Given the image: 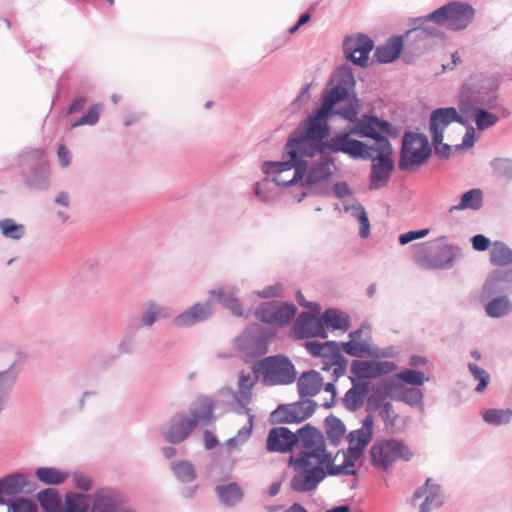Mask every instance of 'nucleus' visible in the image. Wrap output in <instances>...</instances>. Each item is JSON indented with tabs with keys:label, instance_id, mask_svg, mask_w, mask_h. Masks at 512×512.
I'll return each mask as SVG.
<instances>
[{
	"label": "nucleus",
	"instance_id": "nucleus-16",
	"mask_svg": "<svg viewBox=\"0 0 512 512\" xmlns=\"http://www.w3.org/2000/svg\"><path fill=\"white\" fill-rule=\"evenodd\" d=\"M213 313L212 299H208L205 302H196L178 314L174 318L173 324L178 328H189L209 320Z\"/></svg>",
	"mask_w": 512,
	"mask_h": 512
},
{
	"label": "nucleus",
	"instance_id": "nucleus-48",
	"mask_svg": "<svg viewBox=\"0 0 512 512\" xmlns=\"http://www.w3.org/2000/svg\"><path fill=\"white\" fill-rule=\"evenodd\" d=\"M253 430V422L252 417L248 419L247 423L238 430L236 436L229 438L225 445L227 450L230 452L232 450H240V448L244 445L245 442L251 437Z\"/></svg>",
	"mask_w": 512,
	"mask_h": 512
},
{
	"label": "nucleus",
	"instance_id": "nucleus-14",
	"mask_svg": "<svg viewBox=\"0 0 512 512\" xmlns=\"http://www.w3.org/2000/svg\"><path fill=\"white\" fill-rule=\"evenodd\" d=\"M195 428V421L182 410L172 415L166 422L163 436L168 443L177 445L184 442Z\"/></svg>",
	"mask_w": 512,
	"mask_h": 512
},
{
	"label": "nucleus",
	"instance_id": "nucleus-1",
	"mask_svg": "<svg viewBox=\"0 0 512 512\" xmlns=\"http://www.w3.org/2000/svg\"><path fill=\"white\" fill-rule=\"evenodd\" d=\"M350 88H352V67L349 64H343L331 74L322 91L320 108L313 111L290 134L285 145V153L290 159L283 163H267L265 165L268 172L271 171V168H279L281 171L295 166V174L291 180L276 178L275 181L289 183L301 179L307 170V160L304 157L332 156L333 152L352 155V126L348 125L343 134L327 139L330 135L329 116L339 115L352 123V104L342 110H334L336 104L349 96Z\"/></svg>",
	"mask_w": 512,
	"mask_h": 512
},
{
	"label": "nucleus",
	"instance_id": "nucleus-57",
	"mask_svg": "<svg viewBox=\"0 0 512 512\" xmlns=\"http://www.w3.org/2000/svg\"><path fill=\"white\" fill-rule=\"evenodd\" d=\"M7 506L9 512H38L37 505L28 498H17Z\"/></svg>",
	"mask_w": 512,
	"mask_h": 512
},
{
	"label": "nucleus",
	"instance_id": "nucleus-64",
	"mask_svg": "<svg viewBox=\"0 0 512 512\" xmlns=\"http://www.w3.org/2000/svg\"><path fill=\"white\" fill-rule=\"evenodd\" d=\"M428 233H429L428 229H422V230H418V231H409L407 233L400 235L399 242L401 245H405L411 241L425 237L426 235H428Z\"/></svg>",
	"mask_w": 512,
	"mask_h": 512
},
{
	"label": "nucleus",
	"instance_id": "nucleus-20",
	"mask_svg": "<svg viewBox=\"0 0 512 512\" xmlns=\"http://www.w3.org/2000/svg\"><path fill=\"white\" fill-rule=\"evenodd\" d=\"M215 494L222 507L234 508L245 499L243 487L235 481H224L215 486Z\"/></svg>",
	"mask_w": 512,
	"mask_h": 512
},
{
	"label": "nucleus",
	"instance_id": "nucleus-46",
	"mask_svg": "<svg viewBox=\"0 0 512 512\" xmlns=\"http://www.w3.org/2000/svg\"><path fill=\"white\" fill-rule=\"evenodd\" d=\"M325 425L327 438L331 444L338 445L340 440L344 437L346 431L345 425L339 418L333 415H329L325 418Z\"/></svg>",
	"mask_w": 512,
	"mask_h": 512
},
{
	"label": "nucleus",
	"instance_id": "nucleus-31",
	"mask_svg": "<svg viewBox=\"0 0 512 512\" xmlns=\"http://www.w3.org/2000/svg\"><path fill=\"white\" fill-rule=\"evenodd\" d=\"M169 467L175 479L182 484L192 483L197 478L196 467L188 460H172Z\"/></svg>",
	"mask_w": 512,
	"mask_h": 512
},
{
	"label": "nucleus",
	"instance_id": "nucleus-63",
	"mask_svg": "<svg viewBox=\"0 0 512 512\" xmlns=\"http://www.w3.org/2000/svg\"><path fill=\"white\" fill-rule=\"evenodd\" d=\"M472 247L476 251H486L491 249V245L493 242L489 240L486 236L482 234H477L471 239Z\"/></svg>",
	"mask_w": 512,
	"mask_h": 512
},
{
	"label": "nucleus",
	"instance_id": "nucleus-5",
	"mask_svg": "<svg viewBox=\"0 0 512 512\" xmlns=\"http://www.w3.org/2000/svg\"><path fill=\"white\" fill-rule=\"evenodd\" d=\"M256 377H262L266 386L288 385L296 380V370L291 360L284 355L265 357L253 365Z\"/></svg>",
	"mask_w": 512,
	"mask_h": 512
},
{
	"label": "nucleus",
	"instance_id": "nucleus-15",
	"mask_svg": "<svg viewBox=\"0 0 512 512\" xmlns=\"http://www.w3.org/2000/svg\"><path fill=\"white\" fill-rule=\"evenodd\" d=\"M305 348L316 357H323L328 359L324 363V370H329V365L332 364L334 367L333 373L338 377L344 373V369L340 364L342 356L340 354L339 346L334 341L318 342V341H307Z\"/></svg>",
	"mask_w": 512,
	"mask_h": 512
},
{
	"label": "nucleus",
	"instance_id": "nucleus-60",
	"mask_svg": "<svg viewBox=\"0 0 512 512\" xmlns=\"http://www.w3.org/2000/svg\"><path fill=\"white\" fill-rule=\"evenodd\" d=\"M72 481L74 486L83 492H88L92 488V478L83 472H74Z\"/></svg>",
	"mask_w": 512,
	"mask_h": 512
},
{
	"label": "nucleus",
	"instance_id": "nucleus-32",
	"mask_svg": "<svg viewBox=\"0 0 512 512\" xmlns=\"http://www.w3.org/2000/svg\"><path fill=\"white\" fill-rule=\"evenodd\" d=\"M374 48V42L364 34H357L354 37V65L367 66L369 64V54Z\"/></svg>",
	"mask_w": 512,
	"mask_h": 512
},
{
	"label": "nucleus",
	"instance_id": "nucleus-38",
	"mask_svg": "<svg viewBox=\"0 0 512 512\" xmlns=\"http://www.w3.org/2000/svg\"><path fill=\"white\" fill-rule=\"evenodd\" d=\"M37 500L45 512H62L63 506L59 493L54 488H46L37 493Z\"/></svg>",
	"mask_w": 512,
	"mask_h": 512
},
{
	"label": "nucleus",
	"instance_id": "nucleus-33",
	"mask_svg": "<svg viewBox=\"0 0 512 512\" xmlns=\"http://www.w3.org/2000/svg\"><path fill=\"white\" fill-rule=\"evenodd\" d=\"M373 433V419L369 415L363 421L362 427L354 431V441H356L354 445V461L358 459L365 447L370 443L372 439Z\"/></svg>",
	"mask_w": 512,
	"mask_h": 512
},
{
	"label": "nucleus",
	"instance_id": "nucleus-2",
	"mask_svg": "<svg viewBox=\"0 0 512 512\" xmlns=\"http://www.w3.org/2000/svg\"><path fill=\"white\" fill-rule=\"evenodd\" d=\"M355 105L356 99L354 98ZM355 115L356 111L354 110V134L373 140V144L354 139V158L372 159L369 186L371 189L383 188L387 185L394 170L393 148L389 138H397L400 129L375 116H363L356 119Z\"/></svg>",
	"mask_w": 512,
	"mask_h": 512
},
{
	"label": "nucleus",
	"instance_id": "nucleus-23",
	"mask_svg": "<svg viewBox=\"0 0 512 512\" xmlns=\"http://www.w3.org/2000/svg\"><path fill=\"white\" fill-rule=\"evenodd\" d=\"M215 400L210 396H199L193 401L188 411V415L191 420L195 421V426L198 423L208 425L214 420V408H215Z\"/></svg>",
	"mask_w": 512,
	"mask_h": 512
},
{
	"label": "nucleus",
	"instance_id": "nucleus-34",
	"mask_svg": "<svg viewBox=\"0 0 512 512\" xmlns=\"http://www.w3.org/2000/svg\"><path fill=\"white\" fill-rule=\"evenodd\" d=\"M425 381V375L421 371L415 370H404L400 373L395 374L385 384L386 391H393L394 388H398L399 385H403L401 382H406L415 386H420Z\"/></svg>",
	"mask_w": 512,
	"mask_h": 512
},
{
	"label": "nucleus",
	"instance_id": "nucleus-24",
	"mask_svg": "<svg viewBox=\"0 0 512 512\" xmlns=\"http://www.w3.org/2000/svg\"><path fill=\"white\" fill-rule=\"evenodd\" d=\"M27 485V478L23 473L9 474L0 479V505H8L12 497L21 494Z\"/></svg>",
	"mask_w": 512,
	"mask_h": 512
},
{
	"label": "nucleus",
	"instance_id": "nucleus-53",
	"mask_svg": "<svg viewBox=\"0 0 512 512\" xmlns=\"http://www.w3.org/2000/svg\"><path fill=\"white\" fill-rule=\"evenodd\" d=\"M498 116L481 108L474 109V120L478 130H485L498 122Z\"/></svg>",
	"mask_w": 512,
	"mask_h": 512
},
{
	"label": "nucleus",
	"instance_id": "nucleus-56",
	"mask_svg": "<svg viewBox=\"0 0 512 512\" xmlns=\"http://www.w3.org/2000/svg\"><path fill=\"white\" fill-rule=\"evenodd\" d=\"M62 512H87V506L79 494L67 495L65 498V508Z\"/></svg>",
	"mask_w": 512,
	"mask_h": 512
},
{
	"label": "nucleus",
	"instance_id": "nucleus-27",
	"mask_svg": "<svg viewBox=\"0 0 512 512\" xmlns=\"http://www.w3.org/2000/svg\"><path fill=\"white\" fill-rule=\"evenodd\" d=\"M439 492V486L435 484L431 478H428L424 488L416 490L413 496V501H416L423 496L425 497L424 502L420 506L419 512H429L430 510L439 507L442 504Z\"/></svg>",
	"mask_w": 512,
	"mask_h": 512
},
{
	"label": "nucleus",
	"instance_id": "nucleus-25",
	"mask_svg": "<svg viewBox=\"0 0 512 512\" xmlns=\"http://www.w3.org/2000/svg\"><path fill=\"white\" fill-rule=\"evenodd\" d=\"M404 47L403 36H393L384 44L379 45L374 53V59L377 63H391L395 61Z\"/></svg>",
	"mask_w": 512,
	"mask_h": 512
},
{
	"label": "nucleus",
	"instance_id": "nucleus-7",
	"mask_svg": "<svg viewBox=\"0 0 512 512\" xmlns=\"http://www.w3.org/2000/svg\"><path fill=\"white\" fill-rule=\"evenodd\" d=\"M288 464L293 470L289 485L291 490L297 493L314 491L327 476L322 464L291 459L288 460Z\"/></svg>",
	"mask_w": 512,
	"mask_h": 512
},
{
	"label": "nucleus",
	"instance_id": "nucleus-4",
	"mask_svg": "<svg viewBox=\"0 0 512 512\" xmlns=\"http://www.w3.org/2000/svg\"><path fill=\"white\" fill-rule=\"evenodd\" d=\"M297 443L294 446L295 453L289 457L291 460H305L315 464H323L327 459L326 441L322 432L305 424L297 430Z\"/></svg>",
	"mask_w": 512,
	"mask_h": 512
},
{
	"label": "nucleus",
	"instance_id": "nucleus-21",
	"mask_svg": "<svg viewBox=\"0 0 512 512\" xmlns=\"http://www.w3.org/2000/svg\"><path fill=\"white\" fill-rule=\"evenodd\" d=\"M239 288L235 285H224L209 291V295L216 298L234 316L241 317L244 314L243 305L237 298Z\"/></svg>",
	"mask_w": 512,
	"mask_h": 512
},
{
	"label": "nucleus",
	"instance_id": "nucleus-41",
	"mask_svg": "<svg viewBox=\"0 0 512 512\" xmlns=\"http://www.w3.org/2000/svg\"><path fill=\"white\" fill-rule=\"evenodd\" d=\"M289 404V410H291V418L295 423H300L306 419H308L314 412L317 407V403L311 399H304Z\"/></svg>",
	"mask_w": 512,
	"mask_h": 512
},
{
	"label": "nucleus",
	"instance_id": "nucleus-22",
	"mask_svg": "<svg viewBox=\"0 0 512 512\" xmlns=\"http://www.w3.org/2000/svg\"><path fill=\"white\" fill-rule=\"evenodd\" d=\"M397 369L392 361H363L354 360V375L360 378L372 379L389 374Z\"/></svg>",
	"mask_w": 512,
	"mask_h": 512
},
{
	"label": "nucleus",
	"instance_id": "nucleus-10",
	"mask_svg": "<svg viewBox=\"0 0 512 512\" xmlns=\"http://www.w3.org/2000/svg\"><path fill=\"white\" fill-rule=\"evenodd\" d=\"M334 170V157L319 155L317 161L312 163L310 167L307 166V170L304 174L306 177L304 182H302V186L306 187L311 193L326 195L328 188L324 186V183L328 181Z\"/></svg>",
	"mask_w": 512,
	"mask_h": 512
},
{
	"label": "nucleus",
	"instance_id": "nucleus-45",
	"mask_svg": "<svg viewBox=\"0 0 512 512\" xmlns=\"http://www.w3.org/2000/svg\"><path fill=\"white\" fill-rule=\"evenodd\" d=\"M370 327L363 325L357 331H354V356L363 357L365 354H370Z\"/></svg>",
	"mask_w": 512,
	"mask_h": 512
},
{
	"label": "nucleus",
	"instance_id": "nucleus-30",
	"mask_svg": "<svg viewBox=\"0 0 512 512\" xmlns=\"http://www.w3.org/2000/svg\"><path fill=\"white\" fill-rule=\"evenodd\" d=\"M346 439L348 441V447L344 454L345 457L342 465H335L334 458L331 453L327 451V459H325V462L322 464L327 475L352 474V471L349 470V467L352 466V432L346 435Z\"/></svg>",
	"mask_w": 512,
	"mask_h": 512
},
{
	"label": "nucleus",
	"instance_id": "nucleus-43",
	"mask_svg": "<svg viewBox=\"0 0 512 512\" xmlns=\"http://www.w3.org/2000/svg\"><path fill=\"white\" fill-rule=\"evenodd\" d=\"M512 311V303L507 296H498L485 305V312L492 318H500Z\"/></svg>",
	"mask_w": 512,
	"mask_h": 512
},
{
	"label": "nucleus",
	"instance_id": "nucleus-28",
	"mask_svg": "<svg viewBox=\"0 0 512 512\" xmlns=\"http://www.w3.org/2000/svg\"><path fill=\"white\" fill-rule=\"evenodd\" d=\"M323 386V378L319 372L310 370L302 373L297 381L298 393L301 398L313 397Z\"/></svg>",
	"mask_w": 512,
	"mask_h": 512
},
{
	"label": "nucleus",
	"instance_id": "nucleus-26",
	"mask_svg": "<svg viewBox=\"0 0 512 512\" xmlns=\"http://www.w3.org/2000/svg\"><path fill=\"white\" fill-rule=\"evenodd\" d=\"M19 372L16 361L11 363L7 369L0 371V414L8 404Z\"/></svg>",
	"mask_w": 512,
	"mask_h": 512
},
{
	"label": "nucleus",
	"instance_id": "nucleus-36",
	"mask_svg": "<svg viewBox=\"0 0 512 512\" xmlns=\"http://www.w3.org/2000/svg\"><path fill=\"white\" fill-rule=\"evenodd\" d=\"M290 157L285 153V151L283 152V160L282 161H265L263 162L262 164V170L263 172L267 175V176H271V182H273L274 184L278 185V186H292V185H295L297 184L298 182L300 181H303V178L304 176L301 178V179H297L295 182H289V183H282V182H278V181H275L276 178H282L286 181H289L293 178L294 174H295V166L293 167H289V169H285V170H281V171H278L280 170L279 168H271L270 172L266 171V167L265 165L267 163H283L284 161L286 160H289Z\"/></svg>",
	"mask_w": 512,
	"mask_h": 512
},
{
	"label": "nucleus",
	"instance_id": "nucleus-29",
	"mask_svg": "<svg viewBox=\"0 0 512 512\" xmlns=\"http://www.w3.org/2000/svg\"><path fill=\"white\" fill-rule=\"evenodd\" d=\"M167 311L160 303L148 300L142 304V312L138 321V328H151L158 320L167 317Z\"/></svg>",
	"mask_w": 512,
	"mask_h": 512
},
{
	"label": "nucleus",
	"instance_id": "nucleus-18",
	"mask_svg": "<svg viewBox=\"0 0 512 512\" xmlns=\"http://www.w3.org/2000/svg\"><path fill=\"white\" fill-rule=\"evenodd\" d=\"M297 431L292 432L284 426L272 428L267 436V450L269 452L288 453L294 450L297 443Z\"/></svg>",
	"mask_w": 512,
	"mask_h": 512
},
{
	"label": "nucleus",
	"instance_id": "nucleus-52",
	"mask_svg": "<svg viewBox=\"0 0 512 512\" xmlns=\"http://www.w3.org/2000/svg\"><path fill=\"white\" fill-rule=\"evenodd\" d=\"M102 109L101 104H94L89 107L88 111L77 119L72 125V128H76L82 125L94 126L98 123L100 118V111Z\"/></svg>",
	"mask_w": 512,
	"mask_h": 512
},
{
	"label": "nucleus",
	"instance_id": "nucleus-19",
	"mask_svg": "<svg viewBox=\"0 0 512 512\" xmlns=\"http://www.w3.org/2000/svg\"><path fill=\"white\" fill-rule=\"evenodd\" d=\"M126 501L125 495L119 490L104 488L94 494L92 507L94 512H116Z\"/></svg>",
	"mask_w": 512,
	"mask_h": 512
},
{
	"label": "nucleus",
	"instance_id": "nucleus-35",
	"mask_svg": "<svg viewBox=\"0 0 512 512\" xmlns=\"http://www.w3.org/2000/svg\"><path fill=\"white\" fill-rule=\"evenodd\" d=\"M35 477L44 485L56 486L69 478V472L55 467H39L35 470Z\"/></svg>",
	"mask_w": 512,
	"mask_h": 512
},
{
	"label": "nucleus",
	"instance_id": "nucleus-47",
	"mask_svg": "<svg viewBox=\"0 0 512 512\" xmlns=\"http://www.w3.org/2000/svg\"><path fill=\"white\" fill-rule=\"evenodd\" d=\"M391 397L397 398L410 405H417L422 400V393L418 388H406L404 385H399L393 391H387Z\"/></svg>",
	"mask_w": 512,
	"mask_h": 512
},
{
	"label": "nucleus",
	"instance_id": "nucleus-54",
	"mask_svg": "<svg viewBox=\"0 0 512 512\" xmlns=\"http://www.w3.org/2000/svg\"><path fill=\"white\" fill-rule=\"evenodd\" d=\"M504 280L501 273H493L485 282L482 289V296L489 298L501 291L500 283Z\"/></svg>",
	"mask_w": 512,
	"mask_h": 512
},
{
	"label": "nucleus",
	"instance_id": "nucleus-39",
	"mask_svg": "<svg viewBox=\"0 0 512 512\" xmlns=\"http://www.w3.org/2000/svg\"><path fill=\"white\" fill-rule=\"evenodd\" d=\"M489 256L494 266L512 265V250L502 241L492 243Z\"/></svg>",
	"mask_w": 512,
	"mask_h": 512
},
{
	"label": "nucleus",
	"instance_id": "nucleus-11",
	"mask_svg": "<svg viewBox=\"0 0 512 512\" xmlns=\"http://www.w3.org/2000/svg\"><path fill=\"white\" fill-rule=\"evenodd\" d=\"M272 332L258 323H253L237 338L236 344L246 356H262L268 352Z\"/></svg>",
	"mask_w": 512,
	"mask_h": 512
},
{
	"label": "nucleus",
	"instance_id": "nucleus-44",
	"mask_svg": "<svg viewBox=\"0 0 512 512\" xmlns=\"http://www.w3.org/2000/svg\"><path fill=\"white\" fill-rule=\"evenodd\" d=\"M0 231L3 237L13 241L21 240L27 233L26 226L22 223H17L12 218L2 219Z\"/></svg>",
	"mask_w": 512,
	"mask_h": 512
},
{
	"label": "nucleus",
	"instance_id": "nucleus-8",
	"mask_svg": "<svg viewBox=\"0 0 512 512\" xmlns=\"http://www.w3.org/2000/svg\"><path fill=\"white\" fill-rule=\"evenodd\" d=\"M430 147L426 136L413 132H406L403 137L399 159V169L410 170L423 165L430 155Z\"/></svg>",
	"mask_w": 512,
	"mask_h": 512
},
{
	"label": "nucleus",
	"instance_id": "nucleus-12",
	"mask_svg": "<svg viewBox=\"0 0 512 512\" xmlns=\"http://www.w3.org/2000/svg\"><path fill=\"white\" fill-rule=\"evenodd\" d=\"M372 464L382 470H387L395 461L402 458L408 461L411 452L400 441L386 440L374 444L370 451Z\"/></svg>",
	"mask_w": 512,
	"mask_h": 512
},
{
	"label": "nucleus",
	"instance_id": "nucleus-40",
	"mask_svg": "<svg viewBox=\"0 0 512 512\" xmlns=\"http://www.w3.org/2000/svg\"><path fill=\"white\" fill-rule=\"evenodd\" d=\"M321 319L324 328L326 327L327 329L346 330L349 327V318L335 308L326 309Z\"/></svg>",
	"mask_w": 512,
	"mask_h": 512
},
{
	"label": "nucleus",
	"instance_id": "nucleus-55",
	"mask_svg": "<svg viewBox=\"0 0 512 512\" xmlns=\"http://www.w3.org/2000/svg\"><path fill=\"white\" fill-rule=\"evenodd\" d=\"M354 211L358 213L357 220L359 223V236L362 239H366L370 234V222L367 213L360 204L354 205Z\"/></svg>",
	"mask_w": 512,
	"mask_h": 512
},
{
	"label": "nucleus",
	"instance_id": "nucleus-17",
	"mask_svg": "<svg viewBox=\"0 0 512 512\" xmlns=\"http://www.w3.org/2000/svg\"><path fill=\"white\" fill-rule=\"evenodd\" d=\"M293 331L298 339L312 337L327 338L321 317H316L309 312H302L293 326Z\"/></svg>",
	"mask_w": 512,
	"mask_h": 512
},
{
	"label": "nucleus",
	"instance_id": "nucleus-61",
	"mask_svg": "<svg viewBox=\"0 0 512 512\" xmlns=\"http://www.w3.org/2000/svg\"><path fill=\"white\" fill-rule=\"evenodd\" d=\"M291 410H289L288 405H280L276 410H274L271 414L272 421L276 423H295L291 418Z\"/></svg>",
	"mask_w": 512,
	"mask_h": 512
},
{
	"label": "nucleus",
	"instance_id": "nucleus-50",
	"mask_svg": "<svg viewBox=\"0 0 512 512\" xmlns=\"http://www.w3.org/2000/svg\"><path fill=\"white\" fill-rule=\"evenodd\" d=\"M271 178L266 177L262 181L255 183L253 187L254 194L258 199L265 204H272L275 202V195L270 188Z\"/></svg>",
	"mask_w": 512,
	"mask_h": 512
},
{
	"label": "nucleus",
	"instance_id": "nucleus-6",
	"mask_svg": "<svg viewBox=\"0 0 512 512\" xmlns=\"http://www.w3.org/2000/svg\"><path fill=\"white\" fill-rule=\"evenodd\" d=\"M453 122L464 123L455 108H439L430 117V132L436 153L447 157L450 144H455V137L450 133L449 126Z\"/></svg>",
	"mask_w": 512,
	"mask_h": 512
},
{
	"label": "nucleus",
	"instance_id": "nucleus-59",
	"mask_svg": "<svg viewBox=\"0 0 512 512\" xmlns=\"http://www.w3.org/2000/svg\"><path fill=\"white\" fill-rule=\"evenodd\" d=\"M468 368L471 374L474 376V378L479 380V384L476 387V391H483L488 385V373L485 370L478 367V365L475 363H469Z\"/></svg>",
	"mask_w": 512,
	"mask_h": 512
},
{
	"label": "nucleus",
	"instance_id": "nucleus-42",
	"mask_svg": "<svg viewBox=\"0 0 512 512\" xmlns=\"http://www.w3.org/2000/svg\"><path fill=\"white\" fill-rule=\"evenodd\" d=\"M483 201V193L480 189H471L467 192H465L459 204L453 205L450 207L449 211H459V210H465V209H473L477 210L481 208Z\"/></svg>",
	"mask_w": 512,
	"mask_h": 512
},
{
	"label": "nucleus",
	"instance_id": "nucleus-9",
	"mask_svg": "<svg viewBox=\"0 0 512 512\" xmlns=\"http://www.w3.org/2000/svg\"><path fill=\"white\" fill-rule=\"evenodd\" d=\"M474 17V9L461 2H451L432 12L427 18L449 30L466 28Z\"/></svg>",
	"mask_w": 512,
	"mask_h": 512
},
{
	"label": "nucleus",
	"instance_id": "nucleus-62",
	"mask_svg": "<svg viewBox=\"0 0 512 512\" xmlns=\"http://www.w3.org/2000/svg\"><path fill=\"white\" fill-rule=\"evenodd\" d=\"M117 350L119 354H131L134 350V335L125 334L119 341Z\"/></svg>",
	"mask_w": 512,
	"mask_h": 512
},
{
	"label": "nucleus",
	"instance_id": "nucleus-3",
	"mask_svg": "<svg viewBox=\"0 0 512 512\" xmlns=\"http://www.w3.org/2000/svg\"><path fill=\"white\" fill-rule=\"evenodd\" d=\"M17 165L27 187L34 190H44L48 187L50 168L43 149L25 148L18 155Z\"/></svg>",
	"mask_w": 512,
	"mask_h": 512
},
{
	"label": "nucleus",
	"instance_id": "nucleus-49",
	"mask_svg": "<svg viewBox=\"0 0 512 512\" xmlns=\"http://www.w3.org/2000/svg\"><path fill=\"white\" fill-rule=\"evenodd\" d=\"M512 409H489L483 413L485 422L493 425H503L510 422Z\"/></svg>",
	"mask_w": 512,
	"mask_h": 512
},
{
	"label": "nucleus",
	"instance_id": "nucleus-13",
	"mask_svg": "<svg viewBox=\"0 0 512 512\" xmlns=\"http://www.w3.org/2000/svg\"><path fill=\"white\" fill-rule=\"evenodd\" d=\"M296 311L297 308L292 303L268 301L260 304L256 310V317L267 324L284 326L290 323Z\"/></svg>",
	"mask_w": 512,
	"mask_h": 512
},
{
	"label": "nucleus",
	"instance_id": "nucleus-58",
	"mask_svg": "<svg viewBox=\"0 0 512 512\" xmlns=\"http://www.w3.org/2000/svg\"><path fill=\"white\" fill-rule=\"evenodd\" d=\"M494 172L502 177H512V160L508 158H497L492 162Z\"/></svg>",
	"mask_w": 512,
	"mask_h": 512
},
{
	"label": "nucleus",
	"instance_id": "nucleus-37",
	"mask_svg": "<svg viewBox=\"0 0 512 512\" xmlns=\"http://www.w3.org/2000/svg\"><path fill=\"white\" fill-rule=\"evenodd\" d=\"M232 394V410L237 414H246L248 419L250 416L252 417V422H254V414L252 413L251 408L249 407L252 401V391L238 389V391H231Z\"/></svg>",
	"mask_w": 512,
	"mask_h": 512
},
{
	"label": "nucleus",
	"instance_id": "nucleus-51",
	"mask_svg": "<svg viewBox=\"0 0 512 512\" xmlns=\"http://www.w3.org/2000/svg\"><path fill=\"white\" fill-rule=\"evenodd\" d=\"M332 191L334 195L341 200V203H337L334 205V209L338 210L339 212H349L351 209V205L347 200H345V197L350 195V189L347 183L345 182H337L334 184Z\"/></svg>",
	"mask_w": 512,
	"mask_h": 512
}]
</instances>
